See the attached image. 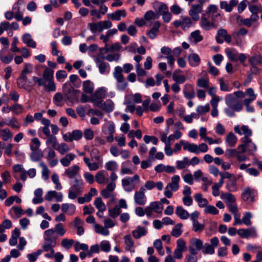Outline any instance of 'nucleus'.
<instances>
[{"label":"nucleus","mask_w":262,"mask_h":262,"mask_svg":"<svg viewBox=\"0 0 262 262\" xmlns=\"http://www.w3.org/2000/svg\"><path fill=\"white\" fill-rule=\"evenodd\" d=\"M55 230L49 229L44 232V244L42 246L43 250L46 252L50 251V253L45 255L46 257L53 258L54 254V247L56 245L57 237L54 236Z\"/></svg>","instance_id":"f257e3e1"},{"label":"nucleus","mask_w":262,"mask_h":262,"mask_svg":"<svg viewBox=\"0 0 262 262\" xmlns=\"http://www.w3.org/2000/svg\"><path fill=\"white\" fill-rule=\"evenodd\" d=\"M122 68L120 66H116L113 73V76L116 80V86L119 91H124L128 86V83L126 81L122 74Z\"/></svg>","instance_id":"f03ea898"},{"label":"nucleus","mask_w":262,"mask_h":262,"mask_svg":"<svg viewBox=\"0 0 262 262\" xmlns=\"http://www.w3.org/2000/svg\"><path fill=\"white\" fill-rule=\"evenodd\" d=\"M71 186L68 190V198L70 199H75L83 190V182L82 179L75 178L71 182Z\"/></svg>","instance_id":"7ed1b4c3"},{"label":"nucleus","mask_w":262,"mask_h":262,"mask_svg":"<svg viewBox=\"0 0 262 262\" xmlns=\"http://www.w3.org/2000/svg\"><path fill=\"white\" fill-rule=\"evenodd\" d=\"M242 143L237 147L238 149L241 150V152L244 154L246 151L248 152V155H253L257 150L256 145L252 142V140L246 137H243L241 139Z\"/></svg>","instance_id":"20e7f679"},{"label":"nucleus","mask_w":262,"mask_h":262,"mask_svg":"<svg viewBox=\"0 0 262 262\" xmlns=\"http://www.w3.org/2000/svg\"><path fill=\"white\" fill-rule=\"evenodd\" d=\"M94 60L100 74H104L110 72V66L107 62L104 61V55L98 54Z\"/></svg>","instance_id":"39448f33"},{"label":"nucleus","mask_w":262,"mask_h":262,"mask_svg":"<svg viewBox=\"0 0 262 262\" xmlns=\"http://www.w3.org/2000/svg\"><path fill=\"white\" fill-rule=\"evenodd\" d=\"M62 91L67 99L73 102L77 99V93L79 91L75 90L69 83H65L62 86Z\"/></svg>","instance_id":"423d86ee"},{"label":"nucleus","mask_w":262,"mask_h":262,"mask_svg":"<svg viewBox=\"0 0 262 262\" xmlns=\"http://www.w3.org/2000/svg\"><path fill=\"white\" fill-rule=\"evenodd\" d=\"M210 242V244L206 243L204 244L202 252L204 254H213L215 248L218 246L220 243L219 238L216 236L211 238Z\"/></svg>","instance_id":"0eeeda50"},{"label":"nucleus","mask_w":262,"mask_h":262,"mask_svg":"<svg viewBox=\"0 0 262 262\" xmlns=\"http://www.w3.org/2000/svg\"><path fill=\"white\" fill-rule=\"evenodd\" d=\"M257 193L256 190L249 187H246L241 194L243 200L248 204H252L255 201Z\"/></svg>","instance_id":"6e6552de"},{"label":"nucleus","mask_w":262,"mask_h":262,"mask_svg":"<svg viewBox=\"0 0 262 262\" xmlns=\"http://www.w3.org/2000/svg\"><path fill=\"white\" fill-rule=\"evenodd\" d=\"M203 242L200 238H193L190 240L189 246L190 254L196 255L199 251H202L203 248Z\"/></svg>","instance_id":"1a4fd4ad"},{"label":"nucleus","mask_w":262,"mask_h":262,"mask_svg":"<svg viewBox=\"0 0 262 262\" xmlns=\"http://www.w3.org/2000/svg\"><path fill=\"white\" fill-rule=\"evenodd\" d=\"M187 247L185 241L181 238L177 240V247L174 251V257L181 259L183 257V252L186 251Z\"/></svg>","instance_id":"9d476101"},{"label":"nucleus","mask_w":262,"mask_h":262,"mask_svg":"<svg viewBox=\"0 0 262 262\" xmlns=\"http://www.w3.org/2000/svg\"><path fill=\"white\" fill-rule=\"evenodd\" d=\"M146 189L144 187H141L139 191H136L134 195V201L136 204L144 205L146 202V198L145 195Z\"/></svg>","instance_id":"9b49d317"},{"label":"nucleus","mask_w":262,"mask_h":262,"mask_svg":"<svg viewBox=\"0 0 262 262\" xmlns=\"http://www.w3.org/2000/svg\"><path fill=\"white\" fill-rule=\"evenodd\" d=\"M184 97L189 100H191L195 97V93L193 86L191 84H185L183 89Z\"/></svg>","instance_id":"f8f14e48"},{"label":"nucleus","mask_w":262,"mask_h":262,"mask_svg":"<svg viewBox=\"0 0 262 262\" xmlns=\"http://www.w3.org/2000/svg\"><path fill=\"white\" fill-rule=\"evenodd\" d=\"M200 24L204 30H209L215 27L214 23L209 21L205 13L202 14Z\"/></svg>","instance_id":"ddd939ff"},{"label":"nucleus","mask_w":262,"mask_h":262,"mask_svg":"<svg viewBox=\"0 0 262 262\" xmlns=\"http://www.w3.org/2000/svg\"><path fill=\"white\" fill-rule=\"evenodd\" d=\"M126 15V11L125 9L117 10L112 13H108L107 16L108 19L113 20L119 21L121 20V17H125Z\"/></svg>","instance_id":"4468645a"},{"label":"nucleus","mask_w":262,"mask_h":262,"mask_svg":"<svg viewBox=\"0 0 262 262\" xmlns=\"http://www.w3.org/2000/svg\"><path fill=\"white\" fill-rule=\"evenodd\" d=\"M28 78L27 76L20 75L17 80V84L18 88L24 89L26 91H30L32 90V87L28 84H27Z\"/></svg>","instance_id":"2eb2a0df"},{"label":"nucleus","mask_w":262,"mask_h":262,"mask_svg":"<svg viewBox=\"0 0 262 262\" xmlns=\"http://www.w3.org/2000/svg\"><path fill=\"white\" fill-rule=\"evenodd\" d=\"M225 52L228 59L232 62H237L238 61V51L234 48H227Z\"/></svg>","instance_id":"dca6fc26"},{"label":"nucleus","mask_w":262,"mask_h":262,"mask_svg":"<svg viewBox=\"0 0 262 262\" xmlns=\"http://www.w3.org/2000/svg\"><path fill=\"white\" fill-rule=\"evenodd\" d=\"M180 143L182 144L184 150H188L190 152H193L196 155L198 154V146L196 144L190 143L184 140H181Z\"/></svg>","instance_id":"f3484780"},{"label":"nucleus","mask_w":262,"mask_h":262,"mask_svg":"<svg viewBox=\"0 0 262 262\" xmlns=\"http://www.w3.org/2000/svg\"><path fill=\"white\" fill-rule=\"evenodd\" d=\"M237 141V138L232 132H230L227 135L225 143L227 146L230 147H235Z\"/></svg>","instance_id":"a211bd4d"},{"label":"nucleus","mask_w":262,"mask_h":262,"mask_svg":"<svg viewBox=\"0 0 262 262\" xmlns=\"http://www.w3.org/2000/svg\"><path fill=\"white\" fill-rule=\"evenodd\" d=\"M79 167L76 165H73L65 170L64 174L69 179L74 178L78 173Z\"/></svg>","instance_id":"6ab92c4d"},{"label":"nucleus","mask_w":262,"mask_h":262,"mask_svg":"<svg viewBox=\"0 0 262 262\" xmlns=\"http://www.w3.org/2000/svg\"><path fill=\"white\" fill-rule=\"evenodd\" d=\"M106 94V91L104 88H101L98 89L94 94L91 96L90 102H94L96 100L102 99Z\"/></svg>","instance_id":"aec40b11"},{"label":"nucleus","mask_w":262,"mask_h":262,"mask_svg":"<svg viewBox=\"0 0 262 262\" xmlns=\"http://www.w3.org/2000/svg\"><path fill=\"white\" fill-rule=\"evenodd\" d=\"M226 187L230 192H235L237 190V179L235 176L227 181Z\"/></svg>","instance_id":"412c9836"},{"label":"nucleus","mask_w":262,"mask_h":262,"mask_svg":"<svg viewBox=\"0 0 262 262\" xmlns=\"http://www.w3.org/2000/svg\"><path fill=\"white\" fill-rule=\"evenodd\" d=\"M237 233L241 237L245 238H248L249 236L256 234L255 230L252 228L241 229L237 231Z\"/></svg>","instance_id":"4be33fe9"},{"label":"nucleus","mask_w":262,"mask_h":262,"mask_svg":"<svg viewBox=\"0 0 262 262\" xmlns=\"http://www.w3.org/2000/svg\"><path fill=\"white\" fill-rule=\"evenodd\" d=\"M124 243L126 245L125 250L130 252H135V249H133L134 246V242L129 234L126 235L124 237Z\"/></svg>","instance_id":"5701e85b"},{"label":"nucleus","mask_w":262,"mask_h":262,"mask_svg":"<svg viewBox=\"0 0 262 262\" xmlns=\"http://www.w3.org/2000/svg\"><path fill=\"white\" fill-rule=\"evenodd\" d=\"M188 60L189 64L193 67L198 66L201 62L200 58L199 55L196 53L190 54L188 56Z\"/></svg>","instance_id":"b1692460"},{"label":"nucleus","mask_w":262,"mask_h":262,"mask_svg":"<svg viewBox=\"0 0 262 262\" xmlns=\"http://www.w3.org/2000/svg\"><path fill=\"white\" fill-rule=\"evenodd\" d=\"M160 27V23L158 21H156L154 26L147 32V35L150 39H154L157 37Z\"/></svg>","instance_id":"393cba45"},{"label":"nucleus","mask_w":262,"mask_h":262,"mask_svg":"<svg viewBox=\"0 0 262 262\" xmlns=\"http://www.w3.org/2000/svg\"><path fill=\"white\" fill-rule=\"evenodd\" d=\"M176 214L182 220H186L189 217V213L181 206L176 207Z\"/></svg>","instance_id":"a878e982"},{"label":"nucleus","mask_w":262,"mask_h":262,"mask_svg":"<svg viewBox=\"0 0 262 262\" xmlns=\"http://www.w3.org/2000/svg\"><path fill=\"white\" fill-rule=\"evenodd\" d=\"M22 41L28 47L33 48L36 47V42L32 39L31 35L29 33H26L23 36Z\"/></svg>","instance_id":"bb28decb"},{"label":"nucleus","mask_w":262,"mask_h":262,"mask_svg":"<svg viewBox=\"0 0 262 262\" xmlns=\"http://www.w3.org/2000/svg\"><path fill=\"white\" fill-rule=\"evenodd\" d=\"M20 232L19 229L15 228L13 231L11 238L9 239V244L11 246H15L17 243V238H19Z\"/></svg>","instance_id":"cd10ccee"},{"label":"nucleus","mask_w":262,"mask_h":262,"mask_svg":"<svg viewBox=\"0 0 262 262\" xmlns=\"http://www.w3.org/2000/svg\"><path fill=\"white\" fill-rule=\"evenodd\" d=\"M180 177L178 175H175L171 178V182L167 186L174 192L177 191L179 188V182Z\"/></svg>","instance_id":"c85d7f7f"},{"label":"nucleus","mask_w":262,"mask_h":262,"mask_svg":"<svg viewBox=\"0 0 262 262\" xmlns=\"http://www.w3.org/2000/svg\"><path fill=\"white\" fill-rule=\"evenodd\" d=\"M180 72H181L180 70H177L174 71L172 74V77L175 82L179 84H182L185 81L186 77L184 75L178 74V73Z\"/></svg>","instance_id":"c756f323"},{"label":"nucleus","mask_w":262,"mask_h":262,"mask_svg":"<svg viewBox=\"0 0 262 262\" xmlns=\"http://www.w3.org/2000/svg\"><path fill=\"white\" fill-rule=\"evenodd\" d=\"M76 157V155L73 153H69L67 154L64 158L60 159V163L64 167L68 166L72 161H73Z\"/></svg>","instance_id":"7c9ffc66"},{"label":"nucleus","mask_w":262,"mask_h":262,"mask_svg":"<svg viewBox=\"0 0 262 262\" xmlns=\"http://www.w3.org/2000/svg\"><path fill=\"white\" fill-rule=\"evenodd\" d=\"M158 7L155 9V12L157 17L159 18L160 15H162L168 11L167 6L163 2H159L158 3Z\"/></svg>","instance_id":"2f4dec72"},{"label":"nucleus","mask_w":262,"mask_h":262,"mask_svg":"<svg viewBox=\"0 0 262 262\" xmlns=\"http://www.w3.org/2000/svg\"><path fill=\"white\" fill-rule=\"evenodd\" d=\"M194 200L198 203L200 207H206L207 206L208 201L206 199L203 198L201 193H198L194 196Z\"/></svg>","instance_id":"473e14b6"},{"label":"nucleus","mask_w":262,"mask_h":262,"mask_svg":"<svg viewBox=\"0 0 262 262\" xmlns=\"http://www.w3.org/2000/svg\"><path fill=\"white\" fill-rule=\"evenodd\" d=\"M76 207L73 204H69L63 203L61 206V211L63 212H67L69 215H72L75 211Z\"/></svg>","instance_id":"72a5a7b5"},{"label":"nucleus","mask_w":262,"mask_h":262,"mask_svg":"<svg viewBox=\"0 0 262 262\" xmlns=\"http://www.w3.org/2000/svg\"><path fill=\"white\" fill-rule=\"evenodd\" d=\"M147 232V230L144 228L138 226L136 230L132 231V234L134 238L139 239L141 236L145 235Z\"/></svg>","instance_id":"f704fd0d"},{"label":"nucleus","mask_w":262,"mask_h":262,"mask_svg":"<svg viewBox=\"0 0 262 262\" xmlns=\"http://www.w3.org/2000/svg\"><path fill=\"white\" fill-rule=\"evenodd\" d=\"M0 137L4 141H7L13 137V134L8 128L0 129Z\"/></svg>","instance_id":"c9c22d12"},{"label":"nucleus","mask_w":262,"mask_h":262,"mask_svg":"<svg viewBox=\"0 0 262 262\" xmlns=\"http://www.w3.org/2000/svg\"><path fill=\"white\" fill-rule=\"evenodd\" d=\"M5 124L10 126L13 128L19 129L20 127V124L17 119L14 117L9 119H5Z\"/></svg>","instance_id":"e433bc0d"},{"label":"nucleus","mask_w":262,"mask_h":262,"mask_svg":"<svg viewBox=\"0 0 262 262\" xmlns=\"http://www.w3.org/2000/svg\"><path fill=\"white\" fill-rule=\"evenodd\" d=\"M30 159L33 162H38L43 157V154L41 150L32 151L30 154Z\"/></svg>","instance_id":"4c0bfd02"},{"label":"nucleus","mask_w":262,"mask_h":262,"mask_svg":"<svg viewBox=\"0 0 262 262\" xmlns=\"http://www.w3.org/2000/svg\"><path fill=\"white\" fill-rule=\"evenodd\" d=\"M221 197L226 202L227 205L234 203L235 202V198L234 195L229 192L223 193L221 194Z\"/></svg>","instance_id":"58836bf2"},{"label":"nucleus","mask_w":262,"mask_h":262,"mask_svg":"<svg viewBox=\"0 0 262 262\" xmlns=\"http://www.w3.org/2000/svg\"><path fill=\"white\" fill-rule=\"evenodd\" d=\"M189 38L190 40H192L194 43H197L201 41L203 37L200 35L199 30H195L191 33Z\"/></svg>","instance_id":"ea45409f"},{"label":"nucleus","mask_w":262,"mask_h":262,"mask_svg":"<svg viewBox=\"0 0 262 262\" xmlns=\"http://www.w3.org/2000/svg\"><path fill=\"white\" fill-rule=\"evenodd\" d=\"M249 62L251 66L260 65L262 64V56L259 54L252 56L249 58Z\"/></svg>","instance_id":"a19ab883"},{"label":"nucleus","mask_w":262,"mask_h":262,"mask_svg":"<svg viewBox=\"0 0 262 262\" xmlns=\"http://www.w3.org/2000/svg\"><path fill=\"white\" fill-rule=\"evenodd\" d=\"M101 23L100 21L97 23H89L88 26L92 33H95L96 31H98L100 32L103 31V28L101 27Z\"/></svg>","instance_id":"79ce46f5"},{"label":"nucleus","mask_w":262,"mask_h":262,"mask_svg":"<svg viewBox=\"0 0 262 262\" xmlns=\"http://www.w3.org/2000/svg\"><path fill=\"white\" fill-rule=\"evenodd\" d=\"M83 161L90 170L94 171L99 168L98 164L96 162L91 163V160L89 158L84 157Z\"/></svg>","instance_id":"37998d69"},{"label":"nucleus","mask_w":262,"mask_h":262,"mask_svg":"<svg viewBox=\"0 0 262 262\" xmlns=\"http://www.w3.org/2000/svg\"><path fill=\"white\" fill-rule=\"evenodd\" d=\"M83 90L87 94H91L94 90L93 84L90 80H85L83 82Z\"/></svg>","instance_id":"c03bdc74"},{"label":"nucleus","mask_w":262,"mask_h":262,"mask_svg":"<svg viewBox=\"0 0 262 262\" xmlns=\"http://www.w3.org/2000/svg\"><path fill=\"white\" fill-rule=\"evenodd\" d=\"M130 162L129 161H127L126 162H124L121 164V169L120 171V174L121 175L124 174H132L134 173L133 170L126 167V165L127 164H130Z\"/></svg>","instance_id":"a18cd8bd"},{"label":"nucleus","mask_w":262,"mask_h":262,"mask_svg":"<svg viewBox=\"0 0 262 262\" xmlns=\"http://www.w3.org/2000/svg\"><path fill=\"white\" fill-rule=\"evenodd\" d=\"M183 226V225L182 223H179L177 224L172 229L171 234L172 236L175 237H179L182 233V227Z\"/></svg>","instance_id":"49530a36"},{"label":"nucleus","mask_w":262,"mask_h":262,"mask_svg":"<svg viewBox=\"0 0 262 262\" xmlns=\"http://www.w3.org/2000/svg\"><path fill=\"white\" fill-rule=\"evenodd\" d=\"M94 204L99 211H105L106 210L105 205L100 197L95 199Z\"/></svg>","instance_id":"de8ad7c7"},{"label":"nucleus","mask_w":262,"mask_h":262,"mask_svg":"<svg viewBox=\"0 0 262 262\" xmlns=\"http://www.w3.org/2000/svg\"><path fill=\"white\" fill-rule=\"evenodd\" d=\"M106 173L104 170L98 171L95 175L96 182L99 184H103L105 181V173Z\"/></svg>","instance_id":"09e8293b"},{"label":"nucleus","mask_w":262,"mask_h":262,"mask_svg":"<svg viewBox=\"0 0 262 262\" xmlns=\"http://www.w3.org/2000/svg\"><path fill=\"white\" fill-rule=\"evenodd\" d=\"M177 168L178 169H182L184 168L186 166L189 165V159L187 157L183 158V160H178L176 162Z\"/></svg>","instance_id":"8fccbe9b"},{"label":"nucleus","mask_w":262,"mask_h":262,"mask_svg":"<svg viewBox=\"0 0 262 262\" xmlns=\"http://www.w3.org/2000/svg\"><path fill=\"white\" fill-rule=\"evenodd\" d=\"M95 230L97 233L100 234L104 236H107L109 234V230L105 227L101 226L98 224L95 225Z\"/></svg>","instance_id":"3c124183"},{"label":"nucleus","mask_w":262,"mask_h":262,"mask_svg":"<svg viewBox=\"0 0 262 262\" xmlns=\"http://www.w3.org/2000/svg\"><path fill=\"white\" fill-rule=\"evenodd\" d=\"M105 167L107 170L114 172L118 169V164L115 161H110L105 164Z\"/></svg>","instance_id":"603ef678"},{"label":"nucleus","mask_w":262,"mask_h":262,"mask_svg":"<svg viewBox=\"0 0 262 262\" xmlns=\"http://www.w3.org/2000/svg\"><path fill=\"white\" fill-rule=\"evenodd\" d=\"M121 212V209L118 205H116L113 208L108 209L109 215L112 218L117 217Z\"/></svg>","instance_id":"864d4df0"},{"label":"nucleus","mask_w":262,"mask_h":262,"mask_svg":"<svg viewBox=\"0 0 262 262\" xmlns=\"http://www.w3.org/2000/svg\"><path fill=\"white\" fill-rule=\"evenodd\" d=\"M39 166L42 168V178L45 180V181H47L49 179V170L48 168L46 165L43 162H40L39 163Z\"/></svg>","instance_id":"5fc2aeb1"},{"label":"nucleus","mask_w":262,"mask_h":262,"mask_svg":"<svg viewBox=\"0 0 262 262\" xmlns=\"http://www.w3.org/2000/svg\"><path fill=\"white\" fill-rule=\"evenodd\" d=\"M42 250L38 249L35 252H33L27 254V257L28 258L29 262H35L37 257L41 254Z\"/></svg>","instance_id":"6e6d98bb"},{"label":"nucleus","mask_w":262,"mask_h":262,"mask_svg":"<svg viewBox=\"0 0 262 262\" xmlns=\"http://www.w3.org/2000/svg\"><path fill=\"white\" fill-rule=\"evenodd\" d=\"M182 29L184 31L187 30L192 25V21L189 17H184L182 20Z\"/></svg>","instance_id":"4d7b16f0"},{"label":"nucleus","mask_w":262,"mask_h":262,"mask_svg":"<svg viewBox=\"0 0 262 262\" xmlns=\"http://www.w3.org/2000/svg\"><path fill=\"white\" fill-rule=\"evenodd\" d=\"M54 71L49 68L46 67L43 73V77L48 81L51 80L53 79Z\"/></svg>","instance_id":"13d9d810"},{"label":"nucleus","mask_w":262,"mask_h":262,"mask_svg":"<svg viewBox=\"0 0 262 262\" xmlns=\"http://www.w3.org/2000/svg\"><path fill=\"white\" fill-rule=\"evenodd\" d=\"M40 145V142L37 138H34L31 139V143L30 145L31 151L38 150Z\"/></svg>","instance_id":"bf43d9fd"},{"label":"nucleus","mask_w":262,"mask_h":262,"mask_svg":"<svg viewBox=\"0 0 262 262\" xmlns=\"http://www.w3.org/2000/svg\"><path fill=\"white\" fill-rule=\"evenodd\" d=\"M48 84L45 83L44 86V90L46 92H54L56 91V85L53 80H48Z\"/></svg>","instance_id":"052dcab7"},{"label":"nucleus","mask_w":262,"mask_h":262,"mask_svg":"<svg viewBox=\"0 0 262 262\" xmlns=\"http://www.w3.org/2000/svg\"><path fill=\"white\" fill-rule=\"evenodd\" d=\"M46 144L47 145L51 144L52 147L55 149V148H56V147L58 145V141L57 140V138L52 135L49 136V137H48V139L46 140Z\"/></svg>","instance_id":"680f3d73"},{"label":"nucleus","mask_w":262,"mask_h":262,"mask_svg":"<svg viewBox=\"0 0 262 262\" xmlns=\"http://www.w3.org/2000/svg\"><path fill=\"white\" fill-rule=\"evenodd\" d=\"M55 149L58 150L61 155H63L69 151L70 148L67 144L62 143L58 145Z\"/></svg>","instance_id":"e2e57ef3"},{"label":"nucleus","mask_w":262,"mask_h":262,"mask_svg":"<svg viewBox=\"0 0 262 262\" xmlns=\"http://www.w3.org/2000/svg\"><path fill=\"white\" fill-rule=\"evenodd\" d=\"M53 102L54 104L58 106H62V101L63 100V96L60 93H57L54 95L53 99Z\"/></svg>","instance_id":"0e129e2a"},{"label":"nucleus","mask_w":262,"mask_h":262,"mask_svg":"<svg viewBox=\"0 0 262 262\" xmlns=\"http://www.w3.org/2000/svg\"><path fill=\"white\" fill-rule=\"evenodd\" d=\"M238 101L237 98L231 94L228 95L226 97V103L229 107L232 106Z\"/></svg>","instance_id":"69168bd1"},{"label":"nucleus","mask_w":262,"mask_h":262,"mask_svg":"<svg viewBox=\"0 0 262 262\" xmlns=\"http://www.w3.org/2000/svg\"><path fill=\"white\" fill-rule=\"evenodd\" d=\"M1 178L3 180L2 182L4 186L5 184H9L11 182V175L8 171H5L1 174Z\"/></svg>","instance_id":"338daca9"},{"label":"nucleus","mask_w":262,"mask_h":262,"mask_svg":"<svg viewBox=\"0 0 262 262\" xmlns=\"http://www.w3.org/2000/svg\"><path fill=\"white\" fill-rule=\"evenodd\" d=\"M209 110L210 106L209 104L207 103L205 105H199L196 109V111L198 114L203 115L208 112Z\"/></svg>","instance_id":"774afa93"}]
</instances>
